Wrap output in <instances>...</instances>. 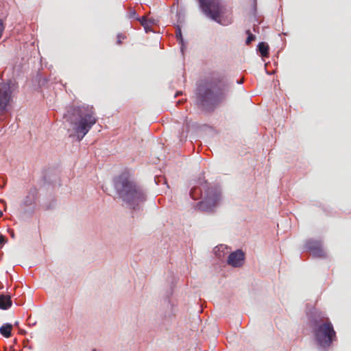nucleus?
<instances>
[{
	"label": "nucleus",
	"instance_id": "19",
	"mask_svg": "<svg viewBox=\"0 0 351 351\" xmlns=\"http://www.w3.org/2000/svg\"><path fill=\"white\" fill-rule=\"evenodd\" d=\"M245 34L247 36L245 40V44L247 45H250L254 40H256V36L253 34L250 29H247L245 31Z\"/></svg>",
	"mask_w": 351,
	"mask_h": 351
},
{
	"label": "nucleus",
	"instance_id": "22",
	"mask_svg": "<svg viewBox=\"0 0 351 351\" xmlns=\"http://www.w3.org/2000/svg\"><path fill=\"white\" fill-rule=\"evenodd\" d=\"M138 19L139 20H137V21L140 22L141 25L143 27L146 25H147L148 23V20L146 18V16H139L138 17Z\"/></svg>",
	"mask_w": 351,
	"mask_h": 351
},
{
	"label": "nucleus",
	"instance_id": "5",
	"mask_svg": "<svg viewBox=\"0 0 351 351\" xmlns=\"http://www.w3.org/2000/svg\"><path fill=\"white\" fill-rule=\"evenodd\" d=\"M176 284V278L171 277V285L163 296L164 302L157 315L156 322L158 324L162 325L165 327L169 326L173 318L175 317L174 304L171 302L170 298L173 295V288Z\"/></svg>",
	"mask_w": 351,
	"mask_h": 351
},
{
	"label": "nucleus",
	"instance_id": "12",
	"mask_svg": "<svg viewBox=\"0 0 351 351\" xmlns=\"http://www.w3.org/2000/svg\"><path fill=\"white\" fill-rule=\"evenodd\" d=\"M245 262V253L242 250H237L231 252L227 259V263L234 267H241Z\"/></svg>",
	"mask_w": 351,
	"mask_h": 351
},
{
	"label": "nucleus",
	"instance_id": "20",
	"mask_svg": "<svg viewBox=\"0 0 351 351\" xmlns=\"http://www.w3.org/2000/svg\"><path fill=\"white\" fill-rule=\"evenodd\" d=\"M36 78L38 82V85L40 87L45 86H47L48 83V79L46 77L42 76L40 73H38Z\"/></svg>",
	"mask_w": 351,
	"mask_h": 351
},
{
	"label": "nucleus",
	"instance_id": "1",
	"mask_svg": "<svg viewBox=\"0 0 351 351\" xmlns=\"http://www.w3.org/2000/svg\"><path fill=\"white\" fill-rule=\"evenodd\" d=\"M232 87V84L221 75L207 77L197 83L196 105L204 112H213L226 101Z\"/></svg>",
	"mask_w": 351,
	"mask_h": 351
},
{
	"label": "nucleus",
	"instance_id": "2",
	"mask_svg": "<svg viewBox=\"0 0 351 351\" xmlns=\"http://www.w3.org/2000/svg\"><path fill=\"white\" fill-rule=\"evenodd\" d=\"M113 186L123 205L132 213L142 210L147 199V191L133 180L128 171H125L115 176L113 178Z\"/></svg>",
	"mask_w": 351,
	"mask_h": 351
},
{
	"label": "nucleus",
	"instance_id": "25",
	"mask_svg": "<svg viewBox=\"0 0 351 351\" xmlns=\"http://www.w3.org/2000/svg\"><path fill=\"white\" fill-rule=\"evenodd\" d=\"M162 181H163L164 183H166V180H165L164 178H162L161 176H155L154 177V182L157 185H158Z\"/></svg>",
	"mask_w": 351,
	"mask_h": 351
},
{
	"label": "nucleus",
	"instance_id": "32",
	"mask_svg": "<svg viewBox=\"0 0 351 351\" xmlns=\"http://www.w3.org/2000/svg\"><path fill=\"white\" fill-rule=\"evenodd\" d=\"M28 341H29L28 339H26L25 341H24V342H23L24 347H27V343Z\"/></svg>",
	"mask_w": 351,
	"mask_h": 351
},
{
	"label": "nucleus",
	"instance_id": "10",
	"mask_svg": "<svg viewBox=\"0 0 351 351\" xmlns=\"http://www.w3.org/2000/svg\"><path fill=\"white\" fill-rule=\"evenodd\" d=\"M308 322L310 328L312 329L322 323H326L328 319L326 315L320 311L313 308L310 312L307 313Z\"/></svg>",
	"mask_w": 351,
	"mask_h": 351
},
{
	"label": "nucleus",
	"instance_id": "3",
	"mask_svg": "<svg viewBox=\"0 0 351 351\" xmlns=\"http://www.w3.org/2000/svg\"><path fill=\"white\" fill-rule=\"evenodd\" d=\"M63 117L73 126L78 141L83 139L97 122L93 107L86 104L67 106Z\"/></svg>",
	"mask_w": 351,
	"mask_h": 351
},
{
	"label": "nucleus",
	"instance_id": "9",
	"mask_svg": "<svg viewBox=\"0 0 351 351\" xmlns=\"http://www.w3.org/2000/svg\"><path fill=\"white\" fill-rule=\"evenodd\" d=\"M304 249L306 251L310 252L315 258L326 257V253L323 250L322 243L320 240L308 239L304 245Z\"/></svg>",
	"mask_w": 351,
	"mask_h": 351
},
{
	"label": "nucleus",
	"instance_id": "37",
	"mask_svg": "<svg viewBox=\"0 0 351 351\" xmlns=\"http://www.w3.org/2000/svg\"><path fill=\"white\" fill-rule=\"evenodd\" d=\"M180 92H178V93L175 95V97H177V95H178V94H180Z\"/></svg>",
	"mask_w": 351,
	"mask_h": 351
},
{
	"label": "nucleus",
	"instance_id": "16",
	"mask_svg": "<svg viewBox=\"0 0 351 351\" xmlns=\"http://www.w3.org/2000/svg\"><path fill=\"white\" fill-rule=\"evenodd\" d=\"M12 97H5L0 95V115L8 111V106L12 101Z\"/></svg>",
	"mask_w": 351,
	"mask_h": 351
},
{
	"label": "nucleus",
	"instance_id": "26",
	"mask_svg": "<svg viewBox=\"0 0 351 351\" xmlns=\"http://www.w3.org/2000/svg\"><path fill=\"white\" fill-rule=\"evenodd\" d=\"M7 239L5 236L0 234V247H2L3 245L6 243Z\"/></svg>",
	"mask_w": 351,
	"mask_h": 351
},
{
	"label": "nucleus",
	"instance_id": "33",
	"mask_svg": "<svg viewBox=\"0 0 351 351\" xmlns=\"http://www.w3.org/2000/svg\"><path fill=\"white\" fill-rule=\"evenodd\" d=\"M243 81L242 80H237V84H243Z\"/></svg>",
	"mask_w": 351,
	"mask_h": 351
},
{
	"label": "nucleus",
	"instance_id": "24",
	"mask_svg": "<svg viewBox=\"0 0 351 351\" xmlns=\"http://www.w3.org/2000/svg\"><path fill=\"white\" fill-rule=\"evenodd\" d=\"M257 12V0H252V12L254 16H256Z\"/></svg>",
	"mask_w": 351,
	"mask_h": 351
},
{
	"label": "nucleus",
	"instance_id": "17",
	"mask_svg": "<svg viewBox=\"0 0 351 351\" xmlns=\"http://www.w3.org/2000/svg\"><path fill=\"white\" fill-rule=\"evenodd\" d=\"M12 324L5 323L0 327V334L5 337L9 338L12 336Z\"/></svg>",
	"mask_w": 351,
	"mask_h": 351
},
{
	"label": "nucleus",
	"instance_id": "36",
	"mask_svg": "<svg viewBox=\"0 0 351 351\" xmlns=\"http://www.w3.org/2000/svg\"><path fill=\"white\" fill-rule=\"evenodd\" d=\"M3 215V212L0 210V217Z\"/></svg>",
	"mask_w": 351,
	"mask_h": 351
},
{
	"label": "nucleus",
	"instance_id": "40",
	"mask_svg": "<svg viewBox=\"0 0 351 351\" xmlns=\"http://www.w3.org/2000/svg\"><path fill=\"white\" fill-rule=\"evenodd\" d=\"M91 351H97V350H96L95 349H93V350H91Z\"/></svg>",
	"mask_w": 351,
	"mask_h": 351
},
{
	"label": "nucleus",
	"instance_id": "4",
	"mask_svg": "<svg viewBox=\"0 0 351 351\" xmlns=\"http://www.w3.org/2000/svg\"><path fill=\"white\" fill-rule=\"evenodd\" d=\"M189 195L193 199L202 198V200L197 204L196 210L211 213L220 199L221 190L217 186H209L204 178H199L191 189Z\"/></svg>",
	"mask_w": 351,
	"mask_h": 351
},
{
	"label": "nucleus",
	"instance_id": "34",
	"mask_svg": "<svg viewBox=\"0 0 351 351\" xmlns=\"http://www.w3.org/2000/svg\"><path fill=\"white\" fill-rule=\"evenodd\" d=\"M20 332L21 334H25L26 333V332L25 330H22L20 331Z\"/></svg>",
	"mask_w": 351,
	"mask_h": 351
},
{
	"label": "nucleus",
	"instance_id": "14",
	"mask_svg": "<svg viewBox=\"0 0 351 351\" xmlns=\"http://www.w3.org/2000/svg\"><path fill=\"white\" fill-rule=\"evenodd\" d=\"M12 305V301L10 295L0 294V309L8 310Z\"/></svg>",
	"mask_w": 351,
	"mask_h": 351
},
{
	"label": "nucleus",
	"instance_id": "8",
	"mask_svg": "<svg viewBox=\"0 0 351 351\" xmlns=\"http://www.w3.org/2000/svg\"><path fill=\"white\" fill-rule=\"evenodd\" d=\"M38 199V191L31 188L19 204V213L22 217L30 218L34 213Z\"/></svg>",
	"mask_w": 351,
	"mask_h": 351
},
{
	"label": "nucleus",
	"instance_id": "11",
	"mask_svg": "<svg viewBox=\"0 0 351 351\" xmlns=\"http://www.w3.org/2000/svg\"><path fill=\"white\" fill-rule=\"evenodd\" d=\"M19 88L14 78H10L0 83V95L12 98V93Z\"/></svg>",
	"mask_w": 351,
	"mask_h": 351
},
{
	"label": "nucleus",
	"instance_id": "30",
	"mask_svg": "<svg viewBox=\"0 0 351 351\" xmlns=\"http://www.w3.org/2000/svg\"><path fill=\"white\" fill-rule=\"evenodd\" d=\"M176 16L178 18V23H182V21L180 20V13L177 12Z\"/></svg>",
	"mask_w": 351,
	"mask_h": 351
},
{
	"label": "nucleus",
	"instance_id": "18",
	"mask_svg": "<svg viewBox=\"0 0 351 351\" xmlns=\"http://www.w3.org/2000/svg\"><path fill=\"white\" fill-rule=\"evenodd\" d=\"M10 5L5 1H0V18L7 19L9 15Z\"/></svg>",
	"mask_w": 351,
	"mask_h": 351
},
{
	"label": "nucleus",
	"instance_id": "6",
	"mask_svg": "<svg viewBox=\"0 0 351 351\" xmlns=\"http://www.w3.org/2000/svg\"><path fill=\"white\" fill-rule=\"evenodd\" d=\"M312 332L319 349L327 350L336 337V332L329 319L312 328Z\"/></svg>",
	"mask_w": 351,
	"mask_h": 351
},
{
	"label": "nucleus",
	"instance_id": "7",
	"mask_svg": "<svg viewBox=\"0 0 351 351\" xmlns=\"http://www.w3.org/2000/svg\"><path fill=\"white\" fill-rule=\"evenodd\" d=\"M202 13L213 21L226 25L222 17L226 13V6L221 0H197Z\"/></svg>",
	"mask_w": 351,
	"mask_h": 351
},
{
	"label": "nucleus",
	"instance_id": "23",
	"mask_svg": "<svg viewBox=\"0 0 351 351\" xmlns=\"http://www.w3.org/2000/svg\"><path fill=\"white\" fill-rule=\"evenodd\" d=\"M5 19H1L0 18V39L1 38L2 36H3V33L4 32V29L5 28V25L3 23V20Z\"/></svg>",
	"mask_w": 351,
	"mask_h": 351
},
{
	"label": "nucleus",
	"instance_id": "35",
	"mask_svg": "<svg viewBox=\"0 0 351 351\" xmlns=\"http://www.w3.org/2000/svg\"><path fill=\"white\" fill-rule=\"evenodd\" d=\"M18 325H19V322H16L14 323V326H18Z\"/></svg>",
	"mask_w": 351,
	"mask_h": 351
},
{
	"label": "nucleus",
	"instance_id": "29",
	"mask_svg": "<svg viewBox=\"0 0 351 351\" xmlns=\"http://www.w3.org/2000/svg\"><path fill=\"white\" fill-rule=\"evenodd\" d=\"M8 232L10 233V235L11 236V237L12 238H14V230H8Z\"/></svg>",
	"mask_w": 351,
	"mask_h": 351
},
{
	"label": "nucleus",
	"instance_id": "31",
	"mask_svg": "<svg viewBox=\"0 0 351 351\" xmlns=\"http://www.w3.org/2000/svg\"><path fill=\"white\" fill-rule=\"evenodd\" d=\"M147 20H148V24H149V25H151L154 24V19H147Z\"/></svg>",
	"mask_w": 351,
	"mask_h": 351
},
{
	"label": "nucleus",
	"instance_id": "13",
	"mask_svg": "<svg viewBox=\"0 0 351 351\" xmlns=\"http://www.w3.org/2000/svg\"><path fill=\"white\" fill-rule=\"evenodd\" d=\"M175 34H176V38L177 39V41L179 43V45H180V51H181L182 56H184V50L186 48V45H185V42H184V38L182 36L181 26L180 25H176Z\"/></svg>",
	"mask_w": 351,
	"mask_h": 351
},
{
	"label": "nucleus",
	"instance_id": "21",
	"mask_svg": "<svg viewBox=\"0 0 351 351\" xmlns=\"http://www.w3.org/2000/svg\"><path fill=\"white\" fill-rule=\"evenodd\" d=\"M127 16H128V18L129 19H133V20H135V21L139 20L138 19L139 16L138 15V14L136 12V10H133V9H130L129 10Z\"/></svg>",
	"mask_w": 351,
	"mask_h": 351
},
{
	"label": "nucleus",
	"instance_id": "39",
	"mask_svg": "<svg viewBox=\"0 0 351 351\" xmlns=\"http://www.w3.org/2000/svg\"><path fill=\"white\" fill-rule=\"evenodd\" d=\"M0 202H5V201L3 199H0Z\"/></svg>",
	"mask_w": 351,
	"mask_h": 351
},
{
	"label": "nucleus",
	"instance_id": "28",
	"mask_svg": "<svg viewBox=\"0 0 351 351\" xmlns=\"http://www.w3.org/2000/svg\"><path fill=\"white\" fill-rule=\"evenodd\" d=\"M121 38H122L123 39H124L125 37V36H123V35H122V34H117V43L118 45L121 44V43H122V42H121Z\"/></svg>",
	"mask_w": 351,
	"mask_h": 351
},
{
	"label": "nucleus",
	"instance_id": "38",
	"mask_svg": "<svg viewBox=\"0 0 351 351\" xmlns=\"http://www.w3.org/2000/svg\"><path fill=\"white\" fill-rule=\"evenodd\" d=\"M27 348H28L29 349H30V350H32V346H27Z\"/></svg>",
	"mask_w": 351,
	"mask_h": 351
},
{
	"label": "nucleus",
	"instance_id": "27",
	"mask_svg": "<svg viewBox=\"0 0 351 351\" xmlns=\"http://www.w3.org/2000/svg\"><path fill=\"white\" fill-rule=\"evenodd\" d=\"M144 30L146 33H149L150 32H152V27L151 25H149L148 23L147 25L143 26Z\"/></svg>",
	"mask_w": 351,
	"mask_h": 351
},
{
	"label": "nucleus",
	"instance_id": "15",
	"mask_svg": "<svg viewBox=\"0 0 351 351\" xmlns=\"http://www.w3.org/2000/svg\"><path fill=\"white\" fill-rule=\"evenodd\" d=\"M256 51L262 58L268 57L269 53V45L265 42H260L257 45Z\"/></svg>",
	"mask_w": 351,
	"mask_h": 351
}]
</instances>
